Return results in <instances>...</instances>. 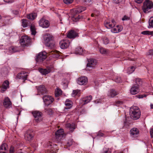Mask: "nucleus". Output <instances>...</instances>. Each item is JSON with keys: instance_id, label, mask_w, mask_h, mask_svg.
I'll return each instance as SVG.
<instances>
[{"instance_id": "obj_1", "label": "nucleus", "mask_w": 153, "mask_h": 153, "mask_svg": "<svg viewBox=\"0 0 153 153\" xmlns=\"http://www.w3.org/2000/svg\"><path fill=\"white\" fill-rule=\"evenodd\" d=\"M45 45L50 49L54 48L55 47V43L54 37L49 34L45 35L43 36Z\"/></svg>"}, {"instance_id": "obj_2", "label": "nucleus", "mask_w": 153, "mask_h": 153, "mask_svg": "<svg viewBox=\"0 0 153 153\" xmlns=\"http://www.w3.org/2000/svg\"><path fill=\"white\" fill-rule=\"evenodd\" d=\"M130 114L131 118L134 120L138 119L140 117L141 112L137 106H133L130 108Z\"/></svg>"}, {"instance_id": "obj_3", "label": "nucleus", "mask_w": 153, "mask_h": 153, "mask_svg": "<svg viewBox=\"0 0 153 153\" xmlns=\"http://www.w3.org/2000/svg\"><path fill=\"white\" fill-rule=\"evenodd\" d=\"M31 39L27 36L22 37L20 39L19 42L23 47H27L31 45Z\"/></svg>"}, {"instance_id": "obj_4", "label": "nucleus", "mask_w": 153, "mask_h": 153, "mask_svg": "<svg viewBox=\"0 0 153 153\" xmlns=\"http://www.w3.org/2000/svg\"><path fill=\"white\" fill-rule=\"evenodd\" d=\"M153 7L152 2L151 1L147 0L144 2L142 9L144 12L148 13L150 11L149 10L152 8Z\"/></svg>"}, {"instance_id": "obj_5", "label": "nucleus", "mask_w": 153, "mask_h": 153, "mask_svg": "<svg viewBox=\"0 0 153 153\" xmlns=\"http://www.w3.org/2000/svg\"><path fill=\"white\" fill-rule=\"evenodd\" d=\"M42 99L45 105H49L51 104L54 100L52 96L49 95L43 96Z\"/></svg>"}, {"instance_id": "obj_6", "label": "nucleus", "mask_w": 153, "mask_h": 153, "mask_svg": "<svg viewBox=\"0 0 153 153\" xmlns=\"http://www.w3.org/2000/svg\"><path fill=\"white\" fill-rule=\"evenodd\" d=\"M33 116L35 118V121L37 123L41 121L42 119V113L38 111H35L32 112Z\"/></svg>"}, {"instance_id": "obj_7", "label": "nucleus", "mask_w": 153, "mask_h": 153, "mask_svg": "<svg viewBox=\"0 0 153 153\" xmlns=\"http://www.w3.org/2000/svg\"><path fill=\"white\" fill-rule=\"evenodd\" d=\"M46 53L45 52H42L39 53L37 56L36 60L37 62H42L45 59L47 56Z\"/></svg>"}, {"instance_id": "obj_8", "label": "nucleus", "mask_w": 153, "mask_h": 153, "mask_svg": "<svg viewBox=\"0 0 153 153\" xmlns=\"http://www.w3.org/2000/svg\"><path fill=\"white\" fill-rule=\"evenodd\" d=\"M39 24L40 26L45 28L48 27L50 25L48 21L46 20L43 17L39 21Z\"/></svg>"}, {"instance_id": "obj_9", "label": "nucleus", "mask_w": 153, "mask_h": 153, "mask_svg": "<svg viewBox=\"0 0 153 153\" xmlns=\"http://www.w3.org/2000/svg\"><path fill=\"white\" fill-rule=\"evenodd\" d=\"M64 135L63 130L62 129L58 130L55 133L56 138L58 141L61 140Z\"/></svg>"}, {"instance_id": "obj_10", "label": "nucleus", "mask_w": 153, "mask_h": 153, "mask_svg": "<svg viewBox=\"0 0 153 153\" xmlns=\"http://www.w3.org/2000/svg\"><path fill=\"white\" fill-rule=\"evenodd\" d=\"M56 145L52 144L50 142H49L47 143V148L48 149L47 151H46L45 153H56L53 151L54 147L56 146Z\"/></svg>"}, {"instance_id": "obj_11", "label": "nucleus", "mask_w": 153, "mask_h": 153, "mask_svg": "<svg viewBox=\"0 0 153 153\" xmlns=\"http://www.w3.org/2000/svg\"><path fill=\"white\" fill-rule=\"evenodd\" d=\"M34 133L31 130H29L27 131L25 134V139L28 141H30L33 138Z\"/></svg>"}, {"instance_id": "obj_12", "label": "nucleus", "mask_w": 153, "mask_h": 153, "mask_svg": "<svg viewBox=\"0 0 153 153\" xmlns=\"http://www.w3.org/2000/svg\"><path fill=\"white\" fill-rule=\"evenodd\" d=\"M116 23L114 19L111 20V22L108 20L105 21L104 22L105 27L107 28H111L114 27L116 25Z\"/></svg>"}, {"instance_id": "obj_13", "label": "nucleus", "mask_w": 153, "mask_h": 153, "mask_svg": "<svg viewBox=\"0 0 153 153\" xmlns=\"http://www.w3.org/2000/svg\"><path fill=\"white\" fill-rule=\"evenodd\" d=\"M97 64L96 60L94 59H90L88 60V63L87 65V69L88 68H93L95 67Z\"/></svg>"}, {"instance_id": "obj_14", "label": "nucleus", "mask_w": 153, "mask_h": 153, "mask_svg": "<svg viewBox=\"0 0 153 153\" xmlns=\"http://www.w3.org/2000/svg\"><path fill=\"white\" fill-rule=\"evenodd\" d=\"M88 82V79L85 76H82L78 78L77 80V83L80 85H85Z\"/></svg>"}, {"instance_id": "obj_15", "label": "nucleus", "mask_w": 153, "mask_h": 153, "mask_svg": "<svg viewBox=\"0 0 153 153\" xmlns=\"http://www.w3.org/2000/svg\"><path fill=\"white\" fill-rule=\"evenodd\" d=\"M48 53L50 57H51L53 58H57L60 56V52L56 50L51 51H49Z\"/></svg>"}, {"instance_id": "obj_16", "label": "nucleus", "mask_w": 153, "mask_h": 153, "mask_svg": "<svg viewBox=\"0 0 153 153\" xmlns=\"http://www.w3.org/2000/svg\"><path fill=\"white\" fill-rule=\"evenodd\" d=\"M139 131L137 128H132L130 131V133L131 136L133 137H137L139 134Z\"/></svg>"}, {"instance_id": "obj_17", "label": "nucleus", "mask_w": 153, "mask_h": 153, "mask_svg": "<svg viewBox=\"0 0 153 153\" xmlns=\"http://www.w3.org/2000/svg\"><path fill=\"white\" fill-rule=\"evenodd\" d=\"M78 34L74 30H71L68 33L67 37L70 39L78 37Z\"/></svg>"}, {"instance_id": "obj_18", "label": "nucleus", "mask_w": 153, "mask_h": 153, "mask_svg": "<svg viewBox=\"0 0 153 153\" xmlns=\"http://www.w3.org/2000/svg\"><path fill=\"white\" fill-rule=\"evenodd\" d=\"M139 87L138 85H133L131 88L130 92L132 95H135L139 91Z\"/></svg>"}, {"instance_id": "obj_19", "label": "nucleus", "mask_w": 153, "mask_h": 153, "mask_svg": "<svg viewBox=\"0 0 153 153\" xmlns=\"http://www.w3.org/2000/svg\"><path fill=\"white\" fill-rule=\"evenodd\" d=\"M37 89L38 93L42 95L45 94L47 92L46 89L44 85H40L39 86Z\"/></svg>"}, {"instance_id": "obj_20", "label": "nucleus", "mask_w": 153, "mask_h": 153, "mask_svg": "<svg viewBox=\"0 0 153 153\" xmlns=\"http://www.w3.org/2000/svg\"><path fill=\"white\" fill-rule=\"evenodd\" d=\"M59 44L62 49H64L67 48L69 45V43L67 41L62 40L61 41Z\"/></svg>"}, {"instance_id": "obj_21", "label": "nucleus", "mask_w": 153, "mask_h": 153, "mask_svg": "<svg viewBox=\"0 0 153 153\" xmlns=\"http://www.w3.org/2000/svg\"><path fill=\"white\" fill-rule=\"evenodd\" d=\"M39 71L42 75H46L49 73L51 71L50 68L44 69L42 68H39L38 69Z\"/></svg>"}, {"instance_id": "obj_22", "label": "nucleus", "mask_w": 153, "mask_h": 153, "mask_svg": "<svg viewBox=\"0 0 153 153\" xmlns=\"http://www.w3.org/2000/svg\"><path fill=\"white\" fill-rule=\"evenodd\" d=\"M3 105L6 108L11 107V103L8 97H7L4 99L3 102Z\"/></svg>"}, {"instance_id": "obj_23", "label": "nucleus", "mask_w": 153, "mask_h": 153, "mask_svg": "<svg viewBox=\"0 0 153 153\" xmlns=\"http://www.w3.org/2000/svg\"><path fill=\"white\" fill-rule=\"evenodd\" d=\"M118 94V92L116 91L115 90L112 89L110 90L108 92V96L111 97H113L117 95Z\"/></svg>"}, {"instance_id": "obj_24", "label": "nucleus", "mask_w": 153, "mask_h": 153, "mask_svg": "<svg viewBox=\"0 0 153 153\" xmlns=\"http://www.w3.org/2000/svg\"><path fill=\"white\" fill-rule=\"evenodd\" d=\"M92 96L91 95L87 96L86 97L83 98L82 100L84 102V104H86L89 102L92 99Z\"/></svg>"}, {"instance_id": "obj_25", "label": "nucleus", "mask_w": 153, "mask_h": 153, "mask_svg": "<svg viewBox=\"0 0 153 153\" xmlns=\"http://www.w3.org/2000/svg\"><path fill=\"white\" fill-rule=\"evenodd\" d=\"M75 52L76 54L82 55L83 53V50L81 47H78L76 48Z\"/></svg>"}, {"instance_id": "obj_26", "label": "nucleus", "mask_w": 153, "mask_h": 153, "mask_svg": "<svg viewBox=\"0 0 153 153\" xmlns=\"http://www.w3.org/2000/svg\"><path fill=\"white\" fill-rule=\"evenodd\" d=\"M37 14L35 13H31L28 14L27 16V18L33 20L36 17Z\"/></svg>"}, {"instance_id": "obj_27", "label": "nucleus", "mask_w": 153, "mask_h": 153, "mask_svg": "<svg viewBox=\"0 0 153 153\" xmlns=\"http://www.w3.org/2000/svg\"><path fill=\"white\" fill-rule=\"evenodd\" d=\"M24 74V73H19L18 74L17 76V78L19 79H21L24 80H26L27 79V75H22Z\"/></svg>"}, {"instance_id": "obj_28", "label": "nucleus", "mask_w": 153, "mask_h": 153, "mask_svg": "<svg viewBox=\"0 0 153 153\" xmlns=\"http://www.w3.org/2000/svg\"><path fill=\"white\" fill-rule=\"evenodd\" d=\"M122 30V28L120 27H119V26L117 25L116 27L112 28L111 30L112 33H117L120 32Z\"/></svg>"}, {"instance_id": "obj_29", "label": "nucleus", "mask_w": 153, "mask_h": 153, "mask_svg": "<svg viewBox=\"0 0 153 153\" xmlns=\"http://www.w3.org/2000/svg\"><path fill=\"white\" fill-rule=\"evenodd\" d=\"M86 7L82 6H80L77 7L75 11V13H79L82 12L86 10Z\"/></svg>"}, {"instance_id": "obj_30", "label": "nucleus", "mask_w": 153, "mask_h": 153, "mask_svg": "<svg viewBox=\"0 0 153 153\" xmlns=\"http://www.w3.org/2000/svg\"><path fill=\"white\" fill-rule=\"evenodd\" d=\"M80 94V90H76L73 91V93L72 94V96L73 97L77 96L79 97Z\"/></svg>"}, {"instance_id": "obj_31", "label": "nucleus", "mask_w": 153, "mask_h": 153, "mask_svg": "<svg viewBox=\"0 0 153 153\" xmlns=\"http://www.w3.org/2000/svg\"><path fill=\"white\" fill-rule=\"evenodd\" d=\"M66 128H69V129L71 131H73L75 128L74 124L73 123L70 124L68 123L66 124Z\"/></svg>"}, {"instance_id": "obj_32", "label": "nucleus", "mask_w": 153, "mask_h": 153, "mask_svg": "<svg viewBox=\"0 0 153 153\" xmlns=\"http://www.w3.org/2000/svg\"><path fill=\"white\" fill-rule=\"evenodd\" d=\"M22 26L23 27H25L28 26V21L26 19H22Z\"/></svg>"}, {"instance_id": "obj_33", "label": "nucleus", "mask_w": 153, "mask_h": 153, "mask_svg": "<svg viewBox=\"0 0 153 153\" xmlns=\"http://www.w3.org/2000/svg\"><path fill=\"white\" fill-rule=\"evenodd\" d=\"M142 81L141 79L139 78H137L135 80L136 84L134 85H138V87H140V86L142 85Z\"/></svg>"}, {"instance_id": "obj_34", "label": "nucleus", "mask_w": 153, "mask_h": 153, "mask_svg": "<svg viewBox=\"0 0 153 153\" xmlns=\"http://www.w3.org/2000/svg\"><path fill=\"white\" fill-rule=\"evenodd\" d=\"M9 82L7 80H5L3 83L2 87L4 89H7L9 86Z\"/></svg>"}, {"instance_id": "obj_35", "label": "nucleus", "mask_w": 153, "mask_h": 153, "mask_svg": "<svg viewBox=\"0 0 153 153\" xmlns=\"http://www.w3.org/2000/svg\"><path fill=\"white\" fill-rule=\"evenodd\" d=\"M62 91L61 90L57 88L55 91V95L56 97H58L62 94Z\"/></svg>"}, {"instance_id": "obj_36", "label": "nucleus", "mask_w": 153, "mask_h": 153, "mask_svg": "<svg viewBox=\"0 0 153 153\" xmlns=\"http://www.w3.org/2000/svg\"><path fill=\"white\" fill-rule=\"evenodd\" d=\"M71 18L73 21L76 22L79 19H80L81 17L79 16H78L77 17L75 15L73 14V16H72Z\"/></svg>"}, {"instance_id": "obj_37", "label": "nucleus", "mask_w": 153, "mask_h": 153, "mask_svg": "<svg viewBox=\"0 0 153 153\" xmlns=\"http://www.w3.org/2000/svg\"><path fill=\"white\" fill-rule=\"evenodd\" d=\"M99 51L102 54H106L108 53V51L103 48H100Z\"/></svg>"}, {"instance_id": "obj_38", "label": "nucleus", "mask_w": 153, "mask_h": 153, "mask_svg": "<svg viewBox=\"0 0 153 153\" xmlns=\"http://www.w3.org/2000/svg\"><path fill=\"white\" fill-rule=\"evenodd\" d=\"M9 50L13 53H14L18 51L19 49L17 47L12 46L10 48Z\"/></svg>"}, {"instance_id": "obj_39", "label": "nucleus", "mask_w": 153, "mask_h": 153, "mask_svg": "<svg viewBox=\"0 0 153 153\" xmlns=\"http://www.w3.org/2000/svg\"><path fill=\"white\" fill-rule=\"evenodd\" d=\"M30 29L32 32V34L35 35L36 33V29L34 25H31L30 27Z\"/></svg>"}, {"instance_id": "obj_40", "label": "nucleus", "mask_w": 153, "mask_h": 153, "mask_svg": "<svg viewBox=\"0 0 153 153\" xmlns=\"http://www.w3.org/2000/svg\"><path fill=\"white\" fill-rule=\"evenodd\" d=\"M149 28L153 27V17L150 18L149 20Z\"/></svg>"}, {"instance_id": "obj_41", "label": "nucleus", "mask_w": 153, "mask_h": 153, "mask_svg": "<svg viewBox=\"0 0 153 153\" xmlns=\"http://www.w3.org/2000/svg\"><path fill=\"white\" fill-rule=\"evenodd\" d=\"M135 68L133 66H131L128 68V72L129 74L132 73L135 70Z\"/></svg>"}, {"instance_id": "obj_42", "label": "nucleus", "mask_w": 153, "mask_h": 153, "mask_svg": "<svg viewBox=\"0 0 153 153\" xmlns=\"http://www.w3.org/2000/svg\"><path fill=\"white\" fill-rule=\"evenodd\" d=\"M141 34L143 35H152L153 34V32L149 31H144L141 32Z\"/></svg>"}, {"instance_id": "obj_43", "label": "nucleus", "mask_w": 153, "mask_h": 153, "mask_svg": "<svg viewBox=\"0 0 153 153\" xmlns=\"http://www.w3.org/2000/svg\"><path fill=\"white\" fill-rule=\"evenodd\" d=\"M45 111L49 115L52 114L53 113V111L51 108L45 109Z\"/></svg>"}, {"instance_id": "obj_44", "label": "nucleus", "mask_w": 153, "mask_h": 153, "mask_svg": "<svg viewBox=\"0 0 153 153\" xmlns=\"http://www.w3.org/2000/svg\"><path fill=\"white\" fill-rule=\"evenodd\" d=\"M103 43L105 45L108 44L109 42V40L108 38L106 37H104L103 38Z\"/></svg>"}, {"instance_id": "obj_45", "label": "nucleus", "mask_w": 153, "mask_h": 153, "mask_svg": "<svg viewBox=\"0 0 153 153\" xmlns=\"http://www.w3.org/2000/svg\"><path fill=\"white\" fill-rule=\"evenodd\" d=\"M74 0H63L64 2L66 4H69L72 3Z\"/></svg>"}, {"instance_id": "obj_46", "label": "nucleus", "mask_w": 153, "mask_h": 153, "mask_svg": "<svg viewBox=\"0 0 153 153\" xmlns=\"http://www.w3.org/2000/svg\"><path fill=\"white\" fill-rule=\"evenodd\" d=\"M68 102L69 101H68L66 100L65 102V105L66 106H69V107L71 108L72 107V105L70 103L71 102L69 101V102Z\"/></svg>"}, {"instance_id": "obj_47", "label": "nucleus", "mask_w": 153, "mask_h": 153, "mask_svg": "<svg viewBox=\"0 0 153 153\" xmlns=\"http://www.w3.org/2000/svg\"><path fill=\"white\" fill-rule=\"evenodd\" d=\"M85 4H91L92 3V0H82Z\"/></svg>"}, {"instance_id": "obj_48", "label": "nucleus", "mask_w": 153, "mask_h": 153, "mask_svg": "<svg viewBox=\"0 0 153 153\" xmlns=\"http://www.w3.org/2000/svg\"><path fill=\"white\" fill-rule=\"evenodd\" d=\"M113 2L116 4H118L121 2L123 0H112Z\"/></svg>"}, {"instance_id": "obj_49", "label": "nucleus", "mask_w": 153, "mask_h": 153, "mask_svg": "<svg viewBox=\"0 0 153 153\" xmlns=\"http://www.w3.org/2000/svg\"><path fill=\"white\" fill-rule=\"evenodd\" d=\"M147 55H153V50H150L147 53Z\"/></svg>"}, {"instance_id": "obj_50", "label": "nucleus", "mask_w": 153, "mask_h": 153, "mask_svg": "<svg viewBox=\"0 0 153 153\" xmlns=\"http://www.w3.org/2000/svg\"><path fill=\"white\" fill-rule=\"evenodd\" d=\"M130 19L129 17L128 16H124L123 18H122V20L123 21L126 20H129Z\"/></svg>"}, {"instance_id": "obj_51", "label": "nucleus", "mask_w": 153, "mask_h": 153, "mask_svg": "<svg viewBox=\"0 0 153 153\" xmlns=\"http://www.w3.org/2000/svg\"><path fill=\"white\" fill-rule=\"evenodd\" d=\"M139 98H143L144 97H146V96L145 95H139L136 96Z\"/></svg>"}, {"instance_id": "obj_52", "label": "nucleus", "mask_w": 153, "mask_h": 153, "mask_svg": "<svg viewBox=\"0 0 153 153\" xmlns=\"http://www.w3.org/2000/svg\"><path fill=\"white\" fill-rule=\"evenodd\" d=\"M115 82L117 83H120L121 82V78L120 77H118L115 80Z\"/></svg>"}, {"instance_id": "obj_53", "label": "nucleus", "mask_w": 153, "mask_h": 153, "mask_svg": "<svg viewBox=\"0 0 153 153\" xmlns=\"http://www.w3.org/2000/svg\"><path fill=\"white\" fill-rule=\"evenodd\" d=\"M14 147L11 146L9 150V153H14Z\"/></svg>"}, {"instance_id": "obj_54", "label": "nucleus", "mask_w": 153, "mask_h": 153, "mask_svg": "<svg viewBox=\"0 0 153 153\" xmlns=\"http://www.w3.org/2000/svg\"><path fill=\"white\" fill-rule=\"evenodd\" d=\"M12 12L13 13L16 15H17L19 13V11L17 10H13Z\"/></svg>"}, {"instance_id": "obj_55", "label": "nucleus", "mask_w": 153, "mask_h": 153, "mask_svg": "<svg viewBox=\"0 0 153 153\" xmlns=\"http://www.w3.org/2000/svg\"><path fill=\"white\" fill-rule=\"evenodd\" d=\"M123 104V102L120 101H118L116 102V105H121Z\"/></svg>"}, {"instance_id": "obj_56", "label": "nucleus", "mask_w": 153, "mask_h": 153, "mask_svg": "<svg viewBox=\"0 0 153 153\" xmlns=\"http://www.w3.org/2000/svg\"><path fill=\"white\" fill-rule=\"evenodd\" d=\"M104 135L103 133L99 131L97 134V136L100 137H103Z\"/></svg>"}, {"instance_id": "obj_57", "label": "nucleus", "mask_w": 153, "mask_h": 153, "mask_svg": "<svg viewBox=\"0 0 153 153\" xmlns=\"http://www.w3.org/2000/svg\"><path fill=\"white\" fill-rule=\"evenodd\" d=\"M135 2L138 4H140L141 3L143 0H134Z\"/></svg>"}, {"instance_id": "obj_58", "label": "nucleus", "mask_w": 153, "mask_h": 153, "mask_svg": "<svg viewBox=\"0 0 153 153\" xmlns=\"http://www.w3.org/2000/svg\"><path fill=\"white\" fill-rule=\"evenodd\" d=\"M69 106H66V107H65L64 108V111H68L67 110L69 109H70L71 108H70V107H69Z\"/></svg>"}, {"instance_id": "obj_59", "label": "nucleus", "mask_w": 153, "mask_h": 153, "mask_svg": "<svg viewBox=\"0 0 153 153\" xmlns=\"http://www.w3.org/2000/svg\"><path fill=\"white\" fill-rule=\"evenodd\" d=\"M5 2L7 3H12L13 1V0H4Z\"/></svg>"}, {"instance_id": "obj_60", "label": "nucleus", "mask_w": 153, "mask_h": 153, "mask_svg": "<svg viewBox=\"0 0 153 153\" xmlns=\"http://www.w3.org/2000/svg\"><path fill=\"white\" fill-rule=\"evenodd\" d=\"M150 133L151 137L153 138V128L151 129L150 131Z\"/></svg>"}, {"instance_id": "obj_61", "label": "nucleus", "mask_w": 153, "mask_h": 153, "mask_svg": "<svg viewBox=\"0 0 153 153\" xmlns=\"http://www.w3.org/2000/svg\"><path fill=\"white\" fill-rule=\"evenodd\" d=\"M103 153H111V152L109 150H107L104 151Z\"/></svg>"}, {"instance_id": "obj_62", "label": "nucleus", "mask_w": 153, "mask_h": 153, "mask_svg": "<svg viewBox=\"0 0 153 153\" xmlns=\"http://www.w3.org/2000/svg\"><path fill=\"white\" fill-rule=\"evenodd\" d=\"M6 89H4L3 88V87L1 86V92L2 93H3L6 90Z\"/></svg>"}, {"instance_id": "obj_63", "label": "nucleus", "mask_w": 153, "mask_h": 153, "mask_svg": "<svg viewBox=\"0 0 153 153\" xmlns=\"http://www.w3.org/2000/svg\"><path fill=\"white\" fill-rule=\"evenodd\" d=\"M1 149L0 151V153H6V151H1Z\"/></svg>"}, {"instance_id": "obj_64", "label": "nucleus", "mask_w": 153, "mask_h": 153, "mask_svg": "<svg viewBox=\"0 0 153 153\" xmlns=\"http://www.w3.org/2000/svg\"><path fill=\"white\" fill-rule=\"evenodd\" d=\"M16 153H23L22 151H17V152H16Z\"/></svg>"}]
</instances>
